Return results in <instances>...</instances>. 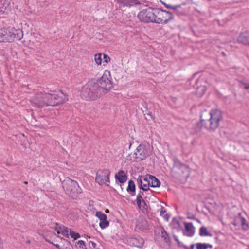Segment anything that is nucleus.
<instances>
[{"instance_id": "1", "label": "nucleus", "mask_w": 249, "mask_h": 249, "mask_svg": "<svg viewBox=\"0 0 249 249\" xmlns=\"http://www.w3.org/2000/svg\"><path fill=\"white\" fill-rule=\"evenodd\" d=\"M23 33L21 30L8 27L0 29V42H12L15 40L22 38Z\"/></svg>"}, {"instance_id": "2", "label": "nucleus", "mask_w": 249, "mask_h": 249, "mask_svg": "<svg viewBox=\"0 0 249 249\" xmlns=\"http://www.w3.org/2000/svg\"><path fill=\"white\" fill-rule=\"evenodd\" d=\"M151 152L152 150L148 143H141L136 147L134 152L131 153L127 156L126 160L139 162L145 160L151 155Z\"/></svg>"}, {"instance_id": "3", "label": "nucleus", "mask_w": 249, "mask_h": 249, "mask_svg": "<svg viewBox=\"0 0 249 249\" xmlns=\"http://www.w3.org/2000/svg\"><path fill=\"white\" fill-rule=\"evenodd\" d=\"M62 187L65 193L73 199H76L82 192V189L77 182L70 178H67L62 182Z\"/></svg>"}, {"instance_id": "4", "label": "nucleus", "mask_w": 249, "mask_h": 249, "mask_svg": "<svg viewBox=\"0 0 249 249\" xmlns=\"http://www.w3.org/2000/svg\"><path fill=\"white\" fill-rule=\"evenodd\" d=\"M96 84L104 94L108 93L113 88L110 71L105 70L102 76L97 81Z\"/></svg>"}, {"instance_id": "5", "label": "nucleus", "mask_w": 249, "mask_h": 249, "mask_svg": "<svg viewBox=\"0 0 249 249\" xmlns=\"http://www.w3.org/2000/svg\"><path fill=\"white\" fill-rule=\"evenodd\" d=\"M110 171L107 169L99 170L96 173L95 181L100 185H107L109 183Z\"/></svg>"}, {"instance_id": "6", "label": "nucleus", "mask_w": 249, "mask_h": 249, "mask_svg": "<svg viewBox=\"0 0 249 249\" xmlns=\"http://www.w3.org/2000/svg\"><path fill=\"white\" fill-rule=\"evenodd\" d=\"M207 114V113H206ZM210 118L208 120L209 124H207L206 127L210 131L215 130L218 127V112L216 109H213L210 112L208 113Z\"/></svg>"}, {"instance_id": "7", "label": "nucleus", "mask_w": 249, "mask_h": 249, "mask_svg": "<svg viewBox=\"0 0 249 249\" xmlns=\"http://www.w3.org/2000/svg\"><path fill=\"white\" fill-rule=\"evenodd\" d=\"M140 20L144 23H155L157 24H166L168 21L172 19L170 17L168 19H163L161 18L158 17H138Z\"/></svg>"}, {"instance_id": "8", "label": "nucleus", "mask_w": 249, "mask_h": 249, "mask_svg": "<svg viewBox=\"0 0 249 249\" xmlns=\"http://www.w3.org/2000/svg\"><path fill=\"white\" fill-rule=\"evenodd\" d=\"M52 95L53 101L49 102L48 104L54 105V106L62 104L68 100L67 96L61 91L53 92Z\"/></svg>"}, {"instance_id": "9", "label": "nucleus", "mask_w": 249, "mask_h": 249, "mask_svg": "<svg viewBox=\"0 0 249 249\" xmlns=\"http://www.w3.org/2000/svg\"><path fill=\"white\" fill-rule=\"evenodd\" d=\"M81 94L82 97L87 100H94L98 96V94L96 91L87 87L83 88Z\"/></svg>"}, {"instance_id": "10", "label": "nucleus", "mask_w": 249, "mask_h": 249, "mask_svg": "<svg viewBox=\"0 0 249 249\" xmlns=\"http://www.w3.org/2000/svg\"><path fill=\"white\" fill-rule=\"evenodd\" d=\"M43 101H44V93L41 92L37 93L30 100V103L34 106H44V103H41Z\"/></svg>"}, {"instance_id": "11", "label": "nucleus", "mask_w": 249, "mask_h": 249, "mask_svg": "<svg viewBox=\"0 0 249 249\" xmlns=\"http://www.w3.org/2000/svg\"><path fill=\"white\" fill-rule=\"evenodd\" d=\"M96 216L99 219V226L101 229H105L108 227L109 223L107 220V215L100 211L96 213Z\"/></svg>"}, {"instance_id": "12", "label": "nucleus", "mask_w": 249, "mask_h": 249, "mask_svg": "<svg viewBox=\"0 0 249 249\" xmlns=\"http://www.w3.org/2000/svg\"><path fill=\"white\" fill-rule=\"evenodd\" d=\"M150 183L148 178V175L143 177H141L139 181V187L144 191H147L149 190Z\"/></svg>"}, {"instance_id": "13", "label": "nucleus", "mask_w": 249, "mask_h": 249, "mask_svg": "<svg viewBox=\"0 0 249 249\" xmlns=\"http://www.w3.org/2000/svg\"><path fill=\"white\" fill-rule=\"evenodd\" d=\"M184 230L183 231V235L188 237L193 236L195 232V227L192 223L185 222Z\"/></svg>"}, {"instance_id": "14", "label": "nucleus", "mask_w": 249, "mask_h": 249, "mask_svg": "<svg viewBox=\"0 0 249 249\" xmlns=\"http://www.w3.org/2000/svg\"><path fill=\"white\" fill-rule=\"evenodd\" d=\"M55 230L58 234H61L65 237H69V229L67 227L56 223Z\"/></svg>"}, {"instance_id": "15", "label": "nucleus", "mask_w": 249, "mask_h": 249, "mask_svg": "<svg viewBox=\"0 0 249 249\" xmlns=\"http://www.w3.org/2000/svg\"><path fill=\"white\" fill-rule=\"evenodd\" d=\"M129 242L131 245L139 248H142L144 243V240L143 239L139 236L131 238L129 239Z\"/></svg>"}, {"instance_id": "16", "label": "nucleus", "mask_w": 249, "mask_h": 249, "mask_svg": "<svg viewBox=\"0 0 249 249\" xmlns=\"http://www.w3.org/2000/svg\"><path fill=\"white\" fill-rule=\"evenodd\" d=\"M238 41L245 45H249V31L241 33L238 38Z\"/></svg>"}, {"instance_id": "17", "label": "nucleus", "mask_w": 249, "mask_h": 249, "mask_svg": "<svg viewBox=\"0 0 249 249\" xmlns=\"http://www.w3.org/2000/svg\"><path fill=\"white\" fill-rule=\"evenodd\" d=\"M147 226V221L143 216H139L136 222V228L138 230H142Z\"/></svg>"}, {"instance_id": "18", "label": "nucleus", "mask_w": 249, "mask_h": 249, "mask_svg": "<svg viewBox=\"0 0 249 249\" xmlns=\"http://www.w3.org/2000/svg\"><path fill=\"white\" fill-rule=\"evenodd\" d=\"M115 178L120 183H124L127 180V176L123 170H120L116 175Z\"/></svg>"}, {"instance_id": "19", "label": "nucleus", "mask_w": 249, "mask_h": 249, "mask_svg": "<svg viewBox=\"0 0 249 249\" xmlns=\"http://www.w3.org/2000/svg\"><path fill=\"white\" fill-rule=\"evenodd\" d=\"M148 178L150 183V186L153 188L159 187L160 185V181L154 176L148 175Z\"/></svg>"}, {"instance_id": "20", "label": "nucleus", "mask_w": 249, "mask_h": 249, "mask_svg": "<svg viewBox=\"0 0 249 249\" xmlns=\"http://www.w3.org/2000/svg\"><path fill=\"white\" fill-rule=\"evenodd\" d=\"M240 215L241 213H239V216L236 217V221L240 222V224L241 225L242 228L244 230H246L249 229V225L246 219L244 218L241 217Z\"/></svg>"}, {"instance_id": "21", "label": "nucleus", "mask_w": 249, "mask_h": 249, "mask_svg": "<svg viewBox=\"0 0 249 249\" xmlns=\"http://www.w3.org/2000/svg\"><path fill=\"white\" fill-rule=\"evenodd\" d=\"M52 101H53L52 93H44V101L41 103H44V106H54V105L48 104L49 102Z\"/></svg>"}, {"instance_id": "22", "label": "nucleus", "mask_w": 249, "mask_h": 249, "mask_svg": "<svg viewBox=\"0 0 249 249\" xmlns=\"http://www.w3.org/2000/svg\"><path fill=\"white\" fill-rule=\"evenodd\" d=\"M127 191L130 193L131 195H133V194L135 191V185L134 184V182L132 180H129L128 181V187L127 188Z\"/></svg>"}, {"instance_id": "23", "label": "nucleus", "mask_w": 249, "mask_h": 249, "mask_svg": "<svg viewBox=\"0 0 249 249\" xmlns=\"http://www.w3.org/2000/svg\"><path fill=\"white\" fill-rule=\"evenodd\" d=\"M199 235L201 236H212V234L208 232L207 229L204 226L200 228Z\"/></svg>"}, {"instance_id": "24", "label": "nucleus", "mask_w": 249, "mask_h": 249, "mask_svg": "<svg viewBox=\"0 0 249 249\" xmlns=\"http://www.w3.org/2000/svg\"><path fill=\"white\" fill-rule=\"evenodd\" d=\"M206 88L205 86H199L196 90V94L199 97L202 96L205 93Z\"/></svg>"}, {"instance_id": "25", "label": "nucleus", "mask_w": 249, "mask_h": 249, "mask_svg": "<svg viewBox=\"0 0 249 249\" xmlns=\"http://www.w3.org/2000/svg\"><path fill=\"white\" fill-rule=\"evenodd\" d=\"M103 55V53H96L94 55V58L95 63L97 65H101L102 64V56Z\"/></svg>"}, {"instance_id": "26", "label": "nucleus", "mask_w": 249, "mask_h": 249, "mask_svg": "<svg viewBox=\"0 0 249 249\" xmlns=\"http://www.w3.org/2000/svg\"><path fill=\"white\" fill-rule=\"evenodd\" d=\"M196 249H208L212 248V246L209 244L199 243L196 244Z\"/></svg>"}, {"instance_id": "27", "label": "nucleus", "mask_w": 249, "mask_h": 249, "mask_svg": "<svg viewBox=\"0 0 249 249\" xmlns=\"http://www.w3.org/2000/svg\"><path fill=\"white\" fill-rule=\"evenodd\" d=\"M136 202L140 209H145L146 205L143 198H140V199L139 198H136Z\"/></svg>"}, {"instance_id": "28", "label": "nucleus", "mask_w": 249, "mask_h": 249, "mask_svg": "<svg viewBox=\"0 0 249 249\" xmlns=\"http://www.w3.org/2000/svg\"><path fill=\"white\" fill-rule=\"evenodd\" d=\"M61 249H73L72 246L71 244L66 240H63V243L62 244V248Z\"/></svg>"}, {"instance_id": "29", "label": "nucleus", "mask_w": 249, "mask_h": 249, "mask_svg": "<svg viewBox=\"0 0 249 249\" xmlns=\"http://www.w3.org/2000/svg\"><path fill=\"white\" fill-rule=\"evenodd\" d=\"M161 236L163 238L165 242L168 243L170 242V238L168 234L167 233L164 229H162L161 230Z\"/></svg>"}, {"instance_id": "30", "label": "nucleus", "mask_w": 249, "mask_h": 249, "mask_svg": "<svg viewBox=\"0 0 249 249\" xmlns=\"http://www.w3.org/2000/svg\"><path fill=\"white\" fill-rule=\"evenodd\" d=\"M69 235H70L71 237V238H73L74 239H77V238H79L80 236L79 233H76L73 231H71V230H69Z\"/></svg>"}, {"instance_id": "31", "label": "nucleus", "mask_w": 249, "mask_h": 249, "mask_svg": "<svg viewBox=\"0 0 249 249\" xmlns=\"http://www.w3.org/2000/svg\"><path fill=\"white\" fill-rule=\"evenodd\" d=\"M103 60H104L103 62L105 63L106 64L108 63L110 61V60H111L110 57L108 55L104 54V53H103Z\"/></svg>"}, {"instance_id": "32", "label": "nucleus", "mask_w": 249, "mask_h": 249, "mask_svg": "<svg viewBox=\"0 0 249 249\" xmlns=\"http://www.w3.org/2000/svg\"><path fill=\"white\" fill-rule=\"evenodd\" d=\"M76 245L78 247H79L80 248L86 249V248H85L86 245L85 244V242H84V241H83L82 240H79L78 242H77Z\"/></svg>"}, {"instance_id": "33", "label": "nucleus", "mask_w": 249, "mask_h": 249, "mask_svg": "<svg viewBox=\"0 0 249 249\" xmlns=\"http://www.w3.org/2000/svg\"><path fill=\"white\" fill-rule=\"evenodd\" d=\"M220 37V39L222 40V41H223L224 42L231 40V39L229 37H227L226 38H225L224 36L223 35H221Z\"/></svg>"}, {"instance_id": "34", "label": "nucleus", "mask_w": 249, "mask_h": 249, "mask_svg": "<svg viewBox=\"0 0 249 249\" xmlns=\"http://www.w3.org/2000/svg\"><path fill=\"white\" fill-rule=\"evenodd\" d=\"M144 196V193L142 191H140L137 196V198H142Z\"/></svg>"}, {"instance_id": "35", "label": "nucleus", "mask_w": 249, "mask_h": 249, "mask_svg": "<svg viewBox=\"0 0 249 249\" xmlns=\"http://www.w3.org/2000/svg\"><path fill=\"white\" fill-rule=\"evenodd\" d=\"M231 223L234 225L235 226H238L240 225V222L237 221L236 218L233 222H231Z\"/></svg>"}, {"instance_id": "36", "label": "nucleus", "mask_w": 249, "mask_h": 249, "mask_svg": "<svg viewBox=\"0 0 249 249\" xmlns=\"http://www.w3.org/2000/svg\"><path fill=\"white\" fill-rule=\"evenodd\" d=\"M52 244H53L54 246H55L57 249H61V248H62V244L60 245V244H53V243H52Z\"/></svg>"}, {"instance_id": "37", "label": "nucleus", "mask_w": 249, "mask_h": 249, "mask_svg": "<svg viewBox=\"0 0 249 249\" xmlns=\"http://www.w3.org/2000/svg\"><path fill=\"white\" fill-rule=\"evenodd\" d=\"M28 45L30 46L31 48L35 46V43L33 41H31V40H29V42Z\"/></svg>"}, {"instance_id": "38", "label": "nucleus", "mask_w": 249, "mask_h": 249, "mask_svg": "<svg viewBox=\"0 0 249 249\" xmlns=\"http://www.w3.org/2000/svg\"><path fill=\"white\" fill-rule=\"evenodd\" d=\"M90 243L91 244V245L94 249L96 248V244L95 242L90 241Z\"/></svg>"}, {"instance_id": "39", "label": "nucleus", "mask_w": 249, "mask_h": 249, "mask_svg": "<svg viewBox=\"0 0 249 249\" xmlns=\"http://www.w3.org/2000/svg\"><path fill=\"white\" fill-rule=\"evenodd\" d=\"M204 115H205V114H203L201 116V121H202V122H205V121H206V120H205L204 118H203V117H204Z\"/></svg>"}, {"instance_id": "40", "label": "nucleus", "mask_w": 249, "mask_h": 249, "mask_svg": "<svg viewBox=\"0 0 249 249\" xmlns=\"http://www.w3.org/2000/svg\"><path fill=\"white\" fill-rule=\"evenodd\" d=\"M133 3L135 4H137L139 3V2H138V1L137 0H133Z\"/></svg>"}, {"instance_id": "41", "label": "nucleus", "mask_w": 249, "mask_h": 249, "mask_svg": "<svg viewBox=\"0 0 249 249\" xmlns=\"http://www.w3.org/2000/svg\"><path fill=\"white\" fill-rule=\"evenodd\" d=\"M221 55H222L223 56H226V54L224 52H222L221 53Z\"/></svg>"}, {"instance_id": "42", "label": "nucleus", "mask_w": 249, "mask_h": 249, "mask_svg": "<svg viewBox=\"0 0 249 249\" xmlns=\"http://www.w3.org/2000/svg\"><path fill=\"white\" fill-rule=\"evenodd\" d=\"M109 210H108V209H106V210H105V212H106V213H109Z\"/></svg>"}, {"instance_id": "43", "label": "nucleus", "mask_w": 249, "mask_h": 249, "mask_svg": "<svg viewBox=\"0 0 249 249\" xmlns=\"http://www.w3.org/2000/svg\"><path fill=\"white\" fill-rule=\"evenodd\" d=\"M246 89H249V85H248L246 86Z\"/></svg>"}, {"instance_id": "44", "label": "nucleus", "mask_w": 249, "mask_h": 249, "mask_svg": "<svg viewBox=\"0 0 249 249\" xmlns=\"http://www.w3.org/2000/svg\"><path fill=\"white\" fill-rule=\"evenodd\" d=\"M27 243H28V244H30V240L27 241Z\"/></svg>"}, {"instance_id": "45", "label": "nucleus", "mask_w": 249, "mask_h": 249, "mask_svg": "<svg viewBox=\"0 0 249 249\" xmlns=\"http://www.w3.org/2000/svg\"><path fill=\"white\" fill-rule=\"evenodd\" d=\"M246 145V146H248V145L249 146V142L247 143Z\"/></svg>"}, {"instance_id": "46", "label": "nucleus", "mask_w": 249, "mask_h": 249, "mask_svg": "<svg viewBox=\"0 0 249 249\" xmlns=\"http://www.w3.org/2000/svg\"><path fill=\"white\" fill-rule=\"evenodd\" d=\"M143 12V11L141 12L140 13L139 15H141V14H142Z\"/></svg>"}, {"instance_id": "47", "label": "nucleus", "mask_w": 249, "mask_h": 249, "mask_svg": "<svg viewBox=\"0 0 249 249\" xmlns=\"http://www.w3.org/2000/svg\"><path fill=\"white\" fill-rule=\"evenodd\" d=\"M24 183H25V184H27V182H24Z\"/></svg>"}, {"instance_id": "48", "label": "nucleus", "mask_w": 249, "mask_h": 249, "mask_svg": "<svg viewBox=\"0 0 249 249\" xmlns=\"http://www.w3.org/2000/svg\"><path fill=\"white\" fill-rule=\"evenodd\" d=\"M34 37L35 38H36V37H37V36H34Z\"/></svg>"}, {"instance_id": "49", "label": "nucleus", "mask_w": 249, "mask_h": 249, "mask_svg": "<svg viewBox=\"0 0 249 249\" xmlns=\"http://www.w3.org/2000/svg\"><path fill=\"white\" fill-rule=\"evenodd\" d=\"M191 248L193 249V245H192V246H191Z\"/></svg>"}, {"instance_id": "50", "label": "nucleus", "mask_w": 249, "mask_h": 249, "mask_svg": "<svg viewBox=\"0 0 249 249\" xmlns=\"http://www.w3.org/2000/svg\"><path fill=\"white\" fill-rule=\"evenodd\" d=\"M131 146V144H130L129 148Z\"/></svg>"}, {"instance_id": "51", "label": "nucleus", "mask_w": 249, "mask_h": 249, "mask_svg": "<svg viewBox=\"0 0 249 249\" xmlns=\"http://www.w3.org/2000/svg\"><path fill=\"white\" fill-rule=\"evenodd\" d=\"M96 249H100L99 248H96Z\"/></svg>"}, {"instance_id": "52", "label": "nucleus", "mask_w": 249, "mask_h": 249, "mask_svg": "<svg viewBox=\"0 0 249 249\" xmlns=\"http://www.w3.org/2000/svg\"><path fill=\"white\" fill-rule=\"evenodd\" d=\"M248 249H249V247L248 248Z\"/></svg>"}]
</instances>
